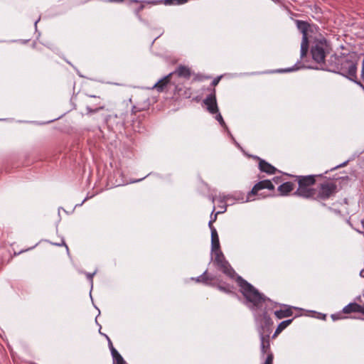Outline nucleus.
<instances>
[{
	"label": "nucleus",
	"instance_id": "nucleus-1",
	"mask_svg": "<svg viewBox=\"0 0 364 364\" xmlns=\"http://www.w3.org/2000/svg\"><path fill=\"white\" fill-rule=\"evenodd\" d=\"M214 256L213 264L217 269L231 279L235 277L240 291L247 301L250 303L254 308L262 306L267 301V298L241 276H236L235 270L226 260L222 251H218L214 254Z\"/></svg>",
	"mask_w": 364,
	"mask_h": 364
},
{
	"label": "nucleus",
	"instance_id": "nucleus-2",
	"mask_svg": "<svg viewBox=\"0 0 364 364\" xmlns=\"http://www.w3.org/2000/svg\"><path fill=\"white\" fill-rule=\"evenodd\" d=\"M357 62L347 55H332L323 70L338 73L358 85L364 92L363 83L358 79Z\"/></svg>",
	"mask_w": 364,
	"mask_h": 364
},
{
	"label": "nucleus",
	"instance_id": "nucleus-3",
	"mask_svg": "<svg viewBox=\"0 0 364 364\" xmlns=\"http://www.w3.org/2000/svg\"><path fill=\"white\" fill-rule=\"evenodd\" d=\"M298 183V188L293 195L306 199H314L316 194L315 189L312 186L316 183V175L294 176Z\"/></svg>",
	"mask_w": 364,
	"mask_h": 364
},
{
	"label": "nucleus",
	"instance_id": "nucleus-4",
	"mask_svg": "<svg viewBox=\"0 0 364 364\" xmlns=\"http://www.w3.org/2000/svg\"><path fill=\"white\" fill-rule=\"evenodd\" d=\"M330 49L329 44L323 37L316 38L314 41L311 47V54L312 59L322 68L326 66L327 62H325V58Z\"/></svg>",
	"mask_w": 364,
	"mask_h": 364
},
{
	"label": "nucleus",
	"instance_id": "nucleus-5",
	"mask_svg": "<svg viewBox=\"0 0 364 364\" xmlns=\"http://www.w3.org/2000/svg\"><path fill=\"white\" fill-rule=\"evenodd\" d=\"M315 192L313 200L318 202L328 200L338 192L336 183L331 180L326 181L318 186Z\"/></svg>",
	"mask_w": 364,
	"mask_h": 364
},
{
	"label": "nucleus",
	"instance_id": "nucleus-6",
	"mask_svg": "<svg viewBox=\"0 0 364 364\" xmlns=\"http://www.w3.org/2000/svg\"><path fill=\"white\" fill-rule=\"evenodd\" d=\"M264 189H267L272 192L274 191V186L269 180H263L257 183L252 190L247 193L246 202L253 200L252 198L254 196H258L259 198H264L267 196H274L273 193L264 195L263 192H261Z\"/></svg>",
	"mask_w": 364,
	"mask_h": 364
},
{
	"label": "nucleus",
	"instance_id": "nucleus-7",
	"mask_svg": "<svg viewBox=\"0 0 364 364\" xmlns=\"http://www.w3.org/2000/svg\"><path fill=\"white\" fill-rule=\"evenodd\" d=\"M263 317L267 319V321L269 323V326H262L259 330V334L260 338V350L262 354L264 355V354H267L269 352H271L270 350V333H271V328L269 326V324L272 323L271 319L269 316H267L266 314H263Z\"/></svg>",
	"mask_w": 364,
	"mask_h": 364
},
{
	"label": "nucleus",
	"instance_id": "nucleus-8",
	"mask_svg": "<svg viewBox=\"0 0 364 364\" xmlns=\"http://www.w3.org/2000/svg\"><path fill=\"white\" fill-rule=\"evenodd\" d=\"M297 26L303 33L302 41L301 43V58H304L306 55L309 50V40L307 37V31L309 25L308 23L297 21Z\"/></svg>",
	"mask_w": 364,
	"mask_h": 364
},
{
	"label": "nucleus",
	"instance_id": "nucleus-9",
	"mask_svg": "<svg viewBox=\"0 0 364 364\" xmlns=\"http://www.w3.org/2000/svg\"><path fill=\"white\" fill-rule=\"evenodd\" d=\"M89 97L91 98L92 100L86 102V114L90 115L105 108V105L100 97L90 95Z\"/></svg>",
	"mask_w": 364,
	"mask_h": 364
},
{
	"label": "nucleus",
	"instance_id": "nucleus-10",
	"mask_svg": "<svg viewBox=\"0 0 364 364\" xmlns=\"http://www.w3.org/2000/svg\"><path fill=\"white\" fill-rule=\"evenodd\" d=\"M356 300L357 302H352L344 306L343 308V312L346 314L360 313L364 316V301L362 299L361 296L357 297ZM363 319L364 320V317Z\"/></svg>",
	"mask_w": 364,
	"mask_h": 364
},
{
	"label": "nucleus",
	"instance_id": "nucleus-11",
	"mask_svg": "<svg viewBox=\"0 0 364 364\" xmlns=\"http://www.w3.org/2000/svg\"><path fill=\"white\" fill-rule=\"evenodd\" d=\"M208 90L210 91V93L205 98L203 103L210 114L218 113L219 109L217 105L215 89L208 88Z\"/></svg>",
	"mask_w": 364,
	"mask_h": 364
},
{
	"label": "nucleus",
	"instance_id": "nucleus-12",
	"mask_svg": "<svg viewBox=\"0 0 364 364\" xmlns=\"http://www.w3.org/2000/svg\"><path fill=\"white\" fill-rule=\"evenodd\" d=\"M255 159L259 161V169L260 171L264 172L267 174H274L276 173L277 168L272 164L258 156H255Z\"/></svg>",
	"mask_w": 364,
	"mask_h": 364
},
{
	"label": "nucleus",
	"instance_id": "nucleus-13",
	"mask_svg": "<svg viewBox=\"0 0 364 364\" xmlns=\"http://www.w3.org/2000/svg\"><path fill=\"white\" fill-rule=\"evenodd\" d=\"M169 74H172V77L173 76H178L188 80L191 77V72L188 67L180 65L173 72Z\"/></svg>",
	"mask_w": 364,
	"mask_h": 364
},
{
	"label": "nucleus",
	"instance_id": "nucleus-14",
	"mask_svg": "<svg viewBox=\"0 0 364 364\" xmlns=\"http://www.w3.org/2000/svg\"><path fill=\"white\" fill-rule=\"evenodd\" d=\"M293 313V307L283 304L281 309L274 311V315L278 319H282L291 316Z\"/></svg>",
	"mask_w": 364,
	"mask_h": 364
},
{
	"label": "nucleus",
	"instance_id": "nucleus-15",
	"mask_svg": "<svg viewBox=\"0 0 364 364\" xmlns=\"http://www.w3.org/2000/svg\"><path fill=\"white\" fill-rule=\"evenodd\" d=\"M171 79H172V74L167 75L164 78L159 80L154 85V88L156 89L158 92L164 91L165 89L167 87V86L170 85Z\"/></svg>",
	"mask_w": 364,
	"mask_h": 364
},
{
	"label": "nucleus",
	"instance_id": "nucleus-16",
	"mask_svg": "<svg viewBox=\"0 0 364 364\" xmlns=\"http://www.w3.org/2000/svg\"><path fill=\"white\" fill-rule=\"evenodd\" d=\"M211 250L213 252H214V254L217 253L218 251H221L220 248L219 237H218V232L216 230H212Z\"/></svg>",
	"mask_w": 364,
	"mask_h": 364
},
{
	"label": "nucleus",
	"instance_id": "nucleus-17",
	"mask_svg": "<svg viewBox=\"0 0 364 364\" xmlns=\"http://www.w3.org/2000/svg\"><path fill=\"white\" fill-rule=\"evenodd\" d=\"M294 190V184L291 182H285L278 187V191L281 196H287Z\"/></svg>",
	"mask_w": 364,
	"mask_h": 364
},
{
	"label": "nucleus",
	"instance_id": "nucleus-18",
	"mask_svg": "<svg viewBox=\"0 0 364 364\" xmlns=\"http://www.w3.org/2000/svg\"><path fill=\"white\" fill-rule=\"evenodd\" d=\"M174 95H178V97H182L184 98H189L191 95V89L188 88L185 90H183L181 87L179 85L175 86Z\"/></svg>",
	"mask_w": 364,
	"mask_h": 364
},
{
	"label": "nucleus",
	"instance_id": "nucleus-19",
	"mask_svg": "<svg viewBox=\"0 0 364 364\" xmlns=\"http://www.w3.org/2000/svg\"><path fill=\"white\" fill-rule=\"evenodd\" d=\"M214 279V277L207 274V270L205 271L200 276L195 279L196 282H201L205 284H211V282Z\"/></svg>",
	"mask_w": 364,
	"mask_h": 364
},
{
	"label": "nucleus",
	"instance_id": "nucleus-20",
	"mask_svg": "<svg viewBox=\"0 0 364 364\" xmlns=\"http://www.w3.org/2000/svg\"><path fill=\"white\" fill-rule=\"evenodd\" d=\"M149 102H144V104L138 103L137 105H134L132 108V113L136 114L137 112L146 110L149 108Z\"/></svg>",
	"mask_w": 364,
	"mask_h": 364
},
{
	"label": "nucleus",
	"instance_id": "nucleus-21",
	"mask_svg": "<svg viewBox=\"0 0 364 364\" xmlns=\"http://www.w3.org/2000/svg\"><path fill=\"white\" fill-rule=\"evenodd\" d=\"M114 364H126V362L116 349H112Z\"/></svg>",
	"mask_w": 364,
	"mask_h": 364
},
{
	"label": "nucleus",
	"instance_id": "nucleus-22",
	"mask_svg": "<svg viewBox=\"0 0 364 364\" xmlns=\"http://www.w3.org/2000/svg\"><path fill=\"white\" fill-rule=\"evenodd\" d=\"M345 314H346L344 312H343V310H342L339 312L331 314V317L332 320L335 321L337 320H341V319L346 318L347 316H344Z\"/></svg>",
	"mask_w": 364,
	"mask_h": 364
},
{
	"label": "nucleus",
	"instance_id": "nucleus-23",
	"mask_svg": "<svg viewBox=\"0 0 364 364\" xmlns=\"http://www.w3.org/2000/svg\"><path fill=\"white\" fill-rule=\"evenodd\" d=\"M216 287L220 291H223L225 293L230 294V293L232 292V287L228 284H225V285L218 284Z\"/></svg>",
	"mask_w": 364,
	"mask_h": 364
},
{
	"label": "nucleus",
	"instance_id": "nucleus-24",
	"mask_svg": "<svg viewBox=\"0 0 364 364\" xmlns=\"http://www.w3.org/2000/svg\"><path fill=\"white\" fill-rule=\"evenodd\" d=\"M294 318H291V319H288V320H286V321H282L277 327L279 328V329H281L282 331L284 330L289 325H290L291 323V322L293 321Z\"/></svg>",
	"mask_w": 364,
	"mask_h": 364
},
{
	"label": "nucleus",
	"instance_id": "nucleus-25",
	"mask_svg": "<svg viewBox=\"0 0 364 364\" xmlns=\"http://www.w3.org/2000/svg\"><path fill=\"white\" fill-rule=\"evenodd\" d=\"M144 8V5L143 4H140V5L139 6H137L135 9H134V14L136 16V17L139 18V20L141 21L142 18H141V16L140 15V12L141 11H142Z\"/></svg>",
	"mask_w": 364,
	"mask_h": 364
},
{
	"label": "nucleus",
	"instance_id": "nucleus-26",
	"mask_svg": "<svg viewBox=\"0 0 364 364\" xmlns=\"http://www.w3.org/2000/svg\"><path fill=\"white\" fill-rule=\"evenodd\" d=\"M187 0H165L164 4H181L186 2Z\"/></svg>",
	"mask_w": 364,
	"mask_h": 364
},
{
	"label": "nucleus",
	"instance_id": "nucleus-27",
	"mask_svg": "<svg viewBox=\"0 0 364 364\" xmlns=\"http://www.w3.org/2000/svg\"><path fill=\"white\" fill-rule=\"evenodd\" d=\"M216 117H215V119L220 123V124L223 127H226V124L225 122V121L223 120V118L222 117V115L220 114V113H219V112L218 113H216Z\"/></svg>",
	"mask_w": 364,
	"mask_h": 364
},
{
	"label": "nucleus",
	"instance_id": "nucleus-28",
	"mask_svg": "<svg viewBox=\"0 0 364 364\" xmlns=\"http://www.w3.org/2000/svg\"><path fill=\"white\" fill-rule=\"evenodd\" d=\"M274 355L272 352H269L264 364H273Z\"/></svg>",
	"mask_w": 364,
	"mask_h": 364
},
{
	"label": "nucleus",
	"instance_id": "nucleus-29",
	"mask_svg": "<svg viewBox=\"0 0 364 364\" xmlns=\"http://www.w3.org/2000/svg\"><path fill=\"white\" fill-rule=\"evenodd\" d=\"M299 68H300V67L297 66V65L296 64L294 66H293L291 68H287L284 70H278L277 72H278V73L292 72L294 70H297Z\"/></svg>",
	"mask_w": 364,
	"mask_h": 364
},
{
	"label": "nucleus",
	"instance_id": "nucleus-30",
	"mask_svg": "<svg viewBox=\"0 0 364 364\" xmlns=\"http://www.w3.org/2000/svg\"><path fill=\"white\" fill-rule=\"evenodd\" d=\"M52 245H55V246H62V245H65L67 250H68V246L65 245V242L63 240H60V242H58V241H55V242H51Z\"/></svg>",
	"mask_w": 364,
	"mask_h": 364
},
{
	"label": "nucleus",
	"instance_id": "nucleus-31",
	"mask_svg": "<svg viewBox=\"0 0 364 364\" xmlns=\"http://www.w3.org/2000/svg\"><path fill=\"white\" fill-rule=\"evenodd\" d=\"M52 245H55V246H62V245H65L67 250H68V246L65 245V242L63 240H60V242H58V241H55V242H51Z\"/></svg>",
	"mask_w": 364,
	"mask_h": 364
},
{
	"label": "nucleus",
	"instance_id": "nucleus-32",
	"mask_svg": "<svg viewBox=\"0 0 364 364\" xmlns=\"http://www.w3.org/2000/svg\"><path fill=\"white\" fill-rule=\"evenodd\" d=\"M220 79H221V77H217L213 79V80L212 81L211 85H210L213 87V88H214V87L216 86L219 83Z\"/></svg>",
	"mask_w": 364,
	"mask_h": 364
},
{
	"label": "nucleus",
	"instance_id": "nucleus-33",
	"mask_svg": "<svg viewBox=\"0 0 364 364\" xmlns=\"http://www.w3.org/2000/svg\"><path fill=\"white\" fill-rule=\"evenodd\" d=\"M360 77H361V80L364 82V58H363V60L362 61V65H361Z\"/></svg>",
	"mask_w": 364,
	"mask_h": 364
},
{
	"label": "nucleus",
	"instance_id": "nucleus-34",
	"mask_svg": "<svg viewBox=\"0 0 364 364\" xmlns=\"http://www.w3.org/2000/svg\"><path fill=\"white\" fill-rule=\"evenodd\" d=\"M282 331L281 329H279V327H277L274 331V333L273 334L272 336V338H276Z\"/></svg>",
	"mask_w": 364,
	"mask_h": 364
},
{
	"label": "nucleus",
	"instance_id": "nucleus-35",
	"mask_svg": "<svg viewBox=\"0 0 364 364\" xmlns=\"http://www.w3.org/2000/svg\"><path fill=\"white\" fill-rule=\"evenodd\" d=\"M95 273H87L86 275H87V279L91 282H92V278H93V276H94Z\"/></svg>",
	"mask_w": 364,
	"mask_h": 364
},
{
	"label": "nucleus",
	"instance_id": "nucleus-36",
	"mask_svg": "<svg viewBox=\"0 0 364 364\" xmlns=\"http://www.w3.org/2000/svg\"><path fill=\"white\" fill-rule=\"evenodd\" d=\"M213 220H210L209 223H208V226H209L211 232H212L213 230H216L215 228V227L213 226Z\"/></svg>",
	"mask_w": 364,
	"mask_h": 364
},
{
	"label": "nucleus",
	"instance_id": "nucleus-37",
	"mask_svg": "<svg viewBox=\"0 0 364 364\" xmlns=\"http://www.w3.org/2000/svg\"><path fill=\"white\" fill-rule=\"evenodd\" d=\"M124 0H107L109 2L122 3Z\"/></svg>",
	"mask_w": 364,
	"mask_h": 364
},
{
	"label": "nucleus",
	"instance_id": "nucleus-38",
	"mask_svg": "<svg viewBox=\"0 0 364 364\" xmlns=\"http://www.w3.org/2000/svg\"><path fill=\"white\" fill-rule=\"evenodd\" d=\"M220 213V212H218V213H216L213 217L211 215V219H210V220H213V223H214V222L216 220V219H217V215H218V214H219Z\"/></svg>",
	"mask_w": 364,
	"mask_h": 364
},
{
	"label": "nucleus",
	"instance_id": "nucleus-39",
	"mask_svg": "<svg viewBox=\"0 0 364 364\" xmlns=\"http://www.w3.org/2000/svg\"><path fill=\"white\" fill-rule=\"evenodd\" d=\"M108 341H109V347L110 351L112 352V349H115V348H114L112 343L109 339H108Z\"/></svg>",
	"mask_w": 364,
	"mask_h": 364
},
{
	"label": "nucleus",
	"instance_id": "nucleus-40",
	"mask_svg": "<svg viewBox=\"0 0 364 364\" xmlns=\"http://www.w3.org/2000/svg\"><path fill=\"white\" fill-rule=\"evenodd\" d=\"M323 320H326V314H320V316L318 317Z\"/></svg>",
	"mask_w": 364,
	"mask_h": 364
},
{
	"label": "nucleus",
	"instance_id": "nucleus-41",
	"mask_svg": "<svg viewBox=\"0 0 364 364\" xmlns=\"http://www.w3.org/2000/svg\"><path fill=\"white\" fill-rule=\"evenodd\" d=\"M130 2L139 3V1H138V0H130Z\"/></svg>",
	"mask_w": 364,
	"mask_h": 364
}]
</instances>
